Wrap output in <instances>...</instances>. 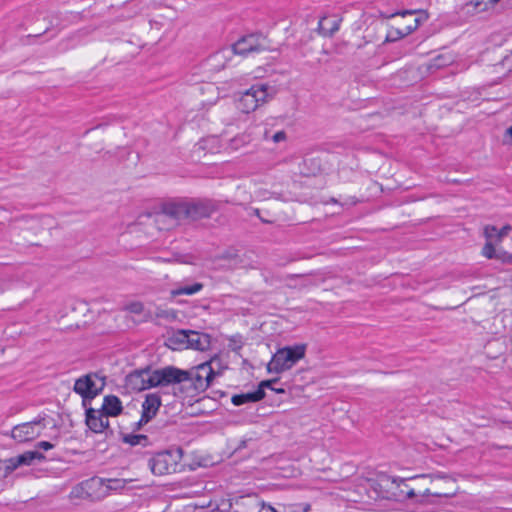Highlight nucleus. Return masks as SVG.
<instances>
[{"mask_svg": "<svg viewBox=\"0 0 512 512\" xmlns=\"http://www.w3.org/2000/svg\"><path fill=\"white\" fill-rule=\"evenodd\" d=\"M151 376L147 378L150 386L165 387L173 384H181L187 381V372L175 366H166L158 369H151Z\"/></svg>", "mask_w": 512, "mask_h": 512, "instance_id": "423d86ee", "label": "nucleus"}, {"mask_svg": "<svg viewBox=\"0 0 512 512\" xmlns=\"http://www.w3.org/2000/svg\"><path fill=\"white\" fill-rule=\"evenodd\" d=\"M20 467V463H18V458L11 457L8 459L0 460V472L3 471L2 477H8L13 471Z\"/></svg>", "mask_w": 512, "mask_h": 512, "instance_id": "393cba45", "label": "nucleus"}, {"mask_svg": "<svg viewBox=\"0 0 512 512\" xmlns=\"http://www.w3.org/2000/svg\"><path fill=\"white\" fill-rule=\"evenodd\" d=\"M498 253V249L495 248V242L493 240H487L482 248V255L488 259H495Z\"/></svg>", "mask_w": 512, "mask_h": 512, "instance_id": "c85d7f7f", "label": "nucleus"}, {"mask_svg": "<svg viewBox=\"0 0 512 512\" xmlns=\"http://www.w3.org/2000/svg\"><path fill=\"white\" fill-rule=\"evenodd\" d=\"M122 441L131 446H147L149 444V439L144 434H124L122 436Z\"/></svg>", "mask_w": 512, "mask_h": 512, "instance_id": "a878e982", "label": "nucleus"}, {"mask_svg": "<svg viewBox=\"0 0 512 512\" xmlns=\"http://www.w3.org/2000/svg\"><path fill=\"white\" fill-rule=\"evenodd\" d=\"M232 506L235 512H261V509H267V505L256 494L237 497Z\"/></svg>", "mask_w": 512, "mask_h": 512, "instance_id": "4468645a", "label": "nucleus"}, {"mask_svg": "<svg viewBox=\"0 0 512 512\" xmlns=\"http://www.w3.org/2000/svg\"><path fill=\"white\" fill-rule=\"evenodd\" d=\"M85 408V423L94 433H102L109 428V420L100 409H94L89 405Z\"/></svg>", "mask_w": 512, "mask_h": 512, "instance_id": "f8f14e48", "label": "nucleus"}, {"mask_svg": "<svg viewBox=\"0 0 512 512\" xmlns=\"http://www.w3.org/2000/svg\"><path fill=\"white\" fill-rule=\"evenodd\" d=\"M267 509L271 512H309L311 506L308 503L279 505L278 507H272L271 505H267Z\"/></svg>", "mask_w": 512, "mask_h": 512, "instance_id": "5701e85b", "label": "nucleus"}, {"mask_svg": "<svg viewBox=\"0 0 512 512\" xmlns=\"http://www.w3.org/2000/svg\"><path fill=\"white\" fill-rule=\"evenodd\" d=\"M220 208V202L210 198H177L162 204L161 212L177 223L209 218Z\"/></svg>", "mask_w": 512, "mask_h": 512, "instance_id": "f257e3e1", "label": "nucleus"}, {"mask_svg": "<svg viewBox=\"0 0 512 512\" xmlns=\"http://www.w3.org/2000/svg\"><path fill=\"white\" fill-rule=\"evenodd\" d=\"M188 342V330L179 329L172 331L171 333H167V335L164 336V345L173 351L187 349Z\"/></svg>", "mask_w": 512, "mask_h": 512, "instance_id": "2eb2a0df", "label": "nucleus"}, {"mask_svg": "<svg viewBox=\"0 0 512 512\" xmlns=\"http://www.w3.org/2000/svg\"><path fill=\"white\" fill-rule=\"evenodd\" d=\"M126 310L132 314L142 315L145 314V307L142 302L134 301L126 306Z\"/></svg>", "mask_w": 512, "mask_h": 512, "instance_id": "c756f323", "label": "nucleus"}, {"mask_svg": "<svg viewBox=\"0 0 512 512\" xmlns=\"http://www.w3.org/2000/svg\"><path fill=\"white\" fill-rule=\"evenodd\" d=\"M451 495L452 494H449V493L431 492L429 489H426L423 492V496L449 497Z\"/></svg>", "mask_w": 512, "mask_h": 512, "instance_id": "f704fd0d", "label": "nucleus"}, {"mask_svg": "<svg viewBox=\"0 0 512 512\" xmlns=\"http://www.w3.org/2000/svg\"><path fill=\"white\" fill-rule=\"evenodd\" d=\"M511 229L512 227L510 225H505L501 229L493 225H488L484 229V235L487 240H493L495 243H499L508 235Z\"/></svg>", "mask_w": 512, "mask_h": 512, "instance_id": "412c9836", "label": "nucleus"}, {"mask_svg": "<svg viewBox=\"0 0 512 512\" xmlns=\"http://www.w3.org/2000/svg\"><path fill=\"white\" fill-rule=\"evenodd\" d=\"M189 342L187 343V349H195L199 351H206L210 348L211 337L209 334L200 333L194 330H188Z\"/></svg>", "mask_w": 512, "mask_h": 512, "instance_id": "a211bd4d", "label": "nucleus"}, {"mask_svg": "<svg viewBox=\"0 0 512 512\" xmlns=\"http://www.w3.org/2000/svg\"><path fill=\"white\" fill-rule=\"evenodd\" d=\"M495 259L501 261L504 264H512V254L503 249H498V253Z\"/></svg>", "mask_w": 512, "mask_h": 512, "instance_id": "7c9ffc66", "label": "nucleus"}, {"mask_svg": "<svg viewBox=\"0 0 512 512\" xmlns=\"http://www.w3.org/2000/svg\"><path fill=\"white\" fill-rule=\"evenodd\" d=\"M105 479L92 477L76 485L71 495L77 498L99 501L107 496V489H104Z\"/></svg>", "mask_w": 512, "mask_h": 512, "instance_id": "6e6552de", "label": "nucleus"}, {"mask_svg": "<svg viewBox=\"0 0 512 512\" xmlns=\"http://www.w3.org/2000/svg\"><path fill=\"white\" fill-rule=\"evenodd\" d=\"M419 24L420 18H414L412 19L411 23L404 25L403 27L393 28L388 32L385 41L394 42L396 40H399L415 31L418 28Z\"/></svg>", "mask_w": 512, "mask_h": 512, "instance_id": "6ab92c4d", "label": "nucleus"}, {"mask_svg": "<svg viewBox=\"0 0 512 512\" xmlns=\"http://www.w3.org/2000/svg\"><path fill=\"white\" fill-rule=\"evenodd\" d=\"M127 483L128 480L126 479H105L104 489H107V496L112 490L124 489Z\"/></svg>", "mask_w": 512, "mask_h": 512, "instance_id": "bb28decb", "label": "nucleus"}, {"mask_svg": "<svg viewBox=\"0 0 512 512\" xmlns=\"http://www.w3.org/2000/svg\"><path fill=\"white\" fill-rule=\"evenodd\" d=\"M20 466H30L35 460L44 461L45 455L39 451H26L17 456Z\"/></svg>", "mask_w": 512, "mask_h": 512, "instance_id": "b1692460", "label": "nucleus"}, {"mask_svg": "<svg viewBox=\"0 0 512 512\" xmlns=\"http://www.w3.org/2000/svg\"><path fill=\"white\" fill-rule=\"evenodd\" d=\"M105 385V376H101L99 373H89L75 381L74 391L82 397L83 407H87L97 395L102 393Z\"/></svg>", "mask_w": 512, "mask_h": 512, "instance_id": "20e7f679", "label": "nucleus"}, {"mask_svg": "<svg viewBox=\"0 0 512 512\" xmlns=\"http://www.w3.org/2000/svg\"><path fill=\"white\" fill-rule=\"evenodd\" d=\"M399 15H401L405 19V21L403 23H401L399 25V27H403L404 25H407V24L411 23L412 19L416 18L415 17V11H412V10L400 11Z\"/></svg>", "mask_w": 512, "mask_h": 512, "instance_id": "2f4dec72", "label": "nucleus"}, {"mask_svg": "<svg viewBox=\"0 0 512 512\" xmlns=\"http://www.w3.org/2000/svg\"><path fill=\"white\" fill-rule=\"evenodd\" d=\"M187 372V381L196 393L204 392L212 383L213 379L219 375L215 372L210 362H204L193 367Z\"/></svg>", "mask_w": 512, "mask_h": 512, "instance_id": "0eeeda50", "label": "nucleus"}, {"mask_svg": "<svg viewBox=\"0 0 512 512\" xmlns=\"http://www.w3.org/2000/svg\"><path fill=\"white\" fill-rule=\"evenodd\" d=\"M279 378L263 380L258 384V387L253 392L242 393L233 395L231 402L235 406H241L246 403H256L261 401L265 397V387H269L272 383H277Z\"/></svg>", "mask_w": 512, "mask_h": 512, "instance_id": "9d476101", "label": "nucleus"}, {"mask_svg": "<svg viewBox=\"0 0 512 512\" xmlns=\"http://www.w3.org/2000/svg\"><path fill=\"white\" fill-rule=\"evenodd\" d=\"M254 214L264 223H268L269 221L263 219L261 216H260V210L259 209H254Z\"/></svg>", "mask_w": 512, "mask_h": 512, "instance_id": "a19ab883", "label": "nucleus"}, {"mask_svg": "<svg viewBox=\"0 0 512 512\" xmlns=\"http://www.w3.org/2000/svg\"><path fill=\"white\" fill-rule=\"evenodd\" d=\"M149 317H150L149 313L145 314V318H149Z\"/></svg>", "mask_w": 512, "mask_h": 512, "instance_id": "37998d69", "label": "nucleus"}, {"mask_svg": "<svg viewBox=\"0 0 512 512\" xmlns=\"http://www.w3.org/2000/svg\"><path fill=\"white\" fill-rule=\"evenodd\" d=\"M273 384H274V383L270 384V386H269V387H267V388H268V389H270V390H272V391H274V392H276L277 394H282V393H284V392H285V390H284L283 388H275V387L273 386Z\"/></svg>", "mask_w": 512, "mask_h": 512, "instance_id": "58836bf2", "label": "nucleus"}, {"mask_svg": "<svg viewBox=\"0 0 512 512\" xmlns=\"http://www.w3.org/2000/svg\"><path fill=\"white\" fill-rule=\"evenodd\" d=\"M306 344H296L278 349L267 365L269 373L280 374L291 369L299 360L305 357Z\"/></svg>", "mask_w": 512, "mask_h": 512, "instance_id": "f03ea898", "label": "nucleus"}, {"mask_svg": "<svg viewBox=\"0 0 512 512\" xmlns=\"http://www.w3.org/2000/svg\"><path fill=\"white\" fill-rule=\"evenodd\" d=\"M204 285L200 282H195L193 284H184L179 285L177 288L171 290V295L173 297L180 295H193L203 289Z\"/></svg>", "mask_w": 512, "mask_h": 512, "instance_id": "4be33fe9", "label": "nucleus"}, {"mask_svg": "<svg viewBox=\"0 0 512 512\" xmlns=\"http://www.w3.org/2000/svg\"><path fill=\"white\" fill-rule=\"evenodd\" d=\"M100 411L106 417H117L123 411V406L120 398L116 395H106L103 399L102 407Z\"/></svg>", "mask_w": 512, "mask_h": 512, "instance_id": "f3484780", "label": "nucleus"}, {"mask_svg": "<svg viewBox=\"0 0 512 512\" xmlns=\"http://www.w3.org/2000/svg\"><path fill=\"white\" fill-rule=\"evenodd\" d=\"M237 258H238L237 253H235L232 250H227V251L223 252L220 256V259L234 261L235 264L238 263Z\"/></svg>", "mask_w": 512, "mask_h": 512, "instance_id": "473e14b6", "label": "nucleus"}, {"mask_svg": "<svg viewBox=\"0 0 512 512\" xmlns=\"http://www.w3.org/2000/svg\"><path fill=\"white\" fill-rule=\"evenodd\" d=\"M273 88L266 83H257L245 90L239 100L238 108L243 113L255 111L261 103H265L272 96Z\"/></svg>", "mask_w": 512, "mask_h": 512, "instance_id": "39448f33", "label": "nucleus"}, {"mask_svg": "<svg viewBox=\"0 0 512 512\" xmlns=\"http://www.w3.org/2000/svg\"><path fill=\"white\" fill-rule=\"evenodd\" d=\"M182 457L183 450L180 447L163 450L149 459L148 466L156 476L175 473Z\"/></svg>", "mask_w": 512, "mask_h": 512, "instance_id": "7ed1b4c3", "label": "nucleus"}, {"mask_svg": "<svg viewBox=\"0 0 512 512\" xmlns=\"http://www.w3.org/2000/svg\"><path fill=\"white\" fill-rule=\"evenodd\" d=\"M428 477H431V476L423 474V475H417V476L411 477L410 480L425 479V478H428ZM407 480H409V478L386 477L382 481H385V482H389L390 481L397 488H400L401 485H404L406 488H408L407 485H406V481Z\"/></svg>", "mask_w": 512, "mask_h": 512, "instance_id": "cd10ccee", "label": "nucleus"}, {"mask_svg": "<svg viewBox=\"0 0 512 512\" xmlns=\"http://www.w3.org/2000/svg\"><path fill=\"white\" fill-rule=\"evenodd\" d=\"M398 14H400V11H396L394 13H391V14H387V13H384V12H380L379 13V16L383 19H388V18H393L395 16H397Z\"/></svg>", "mask_w": 512, "mask_h": 512, "instance_id": "4c0bfd02", "label": "nucleus"}, {"mask_svg": "<svg viewBox=\"0 0 512 512\" xmlns=\"http://www.w3.org/2000/svg\"><path fill=\"white\" fill-rule=\"evenodd\" d=\"M41 35H42V33H38V34H34V35H31V34H30V35H27V36H25V41H24V43L29 44V43H30V42H29V40H30V39H32V38H38V37H40Z\"/></svg>", "mask_w": 512, "mask_h": 512, "instance_id": "ea45409f", "label": "nucleus"}, {"mask_svg": "<svg viewBox=\"0 0 512 512\" xmlns=\"http://www.w3.org/2000/svg\"><path fill=\"white\" fill-rule=\"evenodd\" d=\"M151 368L146 367L139 370H134L129 373L125 378L126 387L134 391H143L146 389L153 388L147 381V378L151 376Z\"/></svg>", "mask_w": 512, "mask_h": 512, "instance_id": "ddd939ff", "label": "nucleus"}, {"mask_svg": "<svg viewBox=\"0 0 512 512\" xmlns=\"http://www.w3.org/2000/svg\"><path fill=\"white\" fill-rule=\"evenodd\" d=\"M267 49V38L261 33L244 35L232 45L233 52L241 56H247L249 53L265 51Z\"/></svg>", "mask_w": 512, "mask_h": 512, "instance_id": "1a4fd4ad", "label": "nucleus"}, {"mask_svg": "<svg viewBox=\"0 0 512 512\" xmlns=\"http://www.w3.org/2000/svg\"><path fill=\"white\" fill-rule=\"evenodd\" d=\"M144 424L145 423H144V421H142V417H141L140 420L137 423H135L134 430H139L142 427V425H144Z\"/></svg>", "mask_w": 512, "mask_h": 512, "instance_id": "79ce46f5", "label": "nucleus"}, {"mask_svg": "<svg viewBox=\"0 0 512 512\" xmlns=\"http://www.w3.org/2000/svg\"><path fill=\"white\" fill-rule=\"evenodd\" d=\"M394 495L397 496L396 493H394ZM398 497H403L405 499H413L416 497V493H415L414 489H412V488L407 489V490L401 489L398 494Z\"/></svg>", "mask_w": 512, "mask_h": 512, "instance_id": "72a5a7b5", "label": "nucleus"}, {"mask_svg": "<svg viewBox=\"0 0 512 512\" xmlns=\"http://www.w3.org/2000/svg\"><path fill=\"white\" fill-rule=\"evenodd\" d=\"M341 19H330L329 17H322L318 23V32L323 36L331 37L339 30Z\"/></svg>", "mask_w": 512, "mask_h": 512, "instance_id": "aec40b11", "label": "nucleus"}, {"mask_svg": "<svg viewBox=\"0 0 512 512\" xmlns=\"http://www.w3.org/2000/svg\"><path fill=\"white\" fill-rule=\"evenodd\" d=\"M43 419H35L30 422L18 424L11 430L10 436L18 443L31 441L40 435L36 427L41 424Z\"/></svg>", "mask_w": 512, "mask_h": 512, "instance_id": "9b49d317", "label": "nucleus"}, {"mask_svg": "<svg viewBox=\"0 0 512 512\" xmlns=\"http://www.w3.org/2000/svg\"><path fill=\"white\" fill-rule=\"evenodd\" d=\"M285 138H286V133L284 131H278L272 137L273 141L276 143L283 141Z\"/></svg>", "mask_w": 512, "mask_h": 512, "instance_id": "e433bc0d", "label": "nucleus"}, {"mask_svg": "<svg viewBox=\"0 0 512 512\" xmlns=\"http://www.w3.org/2000/svg\"><path fill=\"white\" fill-rule=\"evenodd\" d=\"M36 447L48 451L54 447V444L48 441H40L37 443Z\"/></svg>", "mask_w": 512, "mask_h": 512, "instance_id": "c9c22d12", "label": "nucleus"}, {"mask_svg": "<svg viewBox=\"0 0 512 512\" xmlns=\"http://www.w3.org/2000/svg\"><path fill=\"white\" fill-rule=\"evenodd\" d=\"M161 406V398L158 394H148L142 403V421L148 423L154 418Z\"/></svg>", "mask_w": 512, "mask_h": 512, "instance_id": "dca6fc26", "label": "nucleus"}]
</instances>
